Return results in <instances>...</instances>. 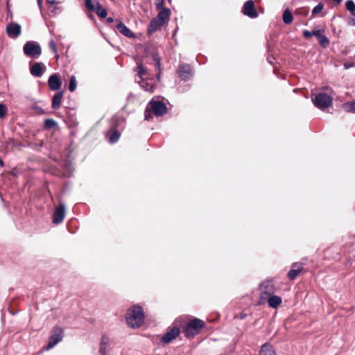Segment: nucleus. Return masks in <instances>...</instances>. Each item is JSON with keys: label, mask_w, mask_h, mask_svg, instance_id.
I'll list each match as a JSON object with an SVG mask.
<instances>
[{"label": "nucleus", "mask_w": 355, "mask_h": 355, "mask_svg": "<svg viewBox=\"0 0 355 355\" xmlns=\"http://www.w3.org/2000/svg\"><path fill=\"white\" fill-rule=\"evenodd\" d=\"M346 8L349 10L353 15H354L355 12V3L352 0H348L345 3Z\"/></svg>", "instance_id": "31"}, {"label": "nucleus", "mask_w": 355, "mask_h": 355, "mask_svg": "<svg viewBox=\"0 0 355 355\" xmlns=\"http://www.w3.org/2000/svg\"><path fill=\"white\" fill-rule=\"evenodd\" d=\"M205 327V322L198 318H193L186 325L184 333L185 336L192 338L198 334Z\"/></svg>", "instance_id": "4"}, {"label": "nucleus", "mask_w": 355, "mask_h": 355, "mask_svg": "<svg viewBox=\"0 0 355 355\" xmlns=\"http://www.w3.org/2000/svg\"><path fill=\"white\" fill-rule=\"evenodd\" d=\"M0 166H1V167H3V162L1 159H0Z\"/></svg>", "instance_id": "41"}, {"label": "nucleus", "mask_w": 355, "mask_h": 355, "mask_svg": "<svg viewBox=\"0 0 355 355\" xmlns=\"http://www.w3.org/2000/svg\"><path fill=\"white\" fill-rule=\"evenodd\" d=\"M77 86L76 78L74 76H72L70 78L69 89L70 92H73L76 90Z\"/></svg>", "instance_id": "30"}, {"label": "nucleus", "mask_w": 355, "mask_h": 355, "mask_svg": "<svg viewBox=\"0 0 355 355\" xmlns=\"http://www.w3.org/2000/svg\"><path fill=\"white\" fill-rule=\"evenodd\" d=\"M180 332V331L178 327H173L162 338V342L164 343H170L179 336Z\"/></svg>", "instance_id": "13"}, {"label": "nucleus", "mask_w": 355, "mask_h": 355, "mask_svg": "<svg viewBox=\"0 0 355 355\" xmlns=\"http://www.w3.org/2000/svg\"><path fill=\"white\" fill-rule=\"evenodd\" d=\"M24 54L32 58H38L42 54L40 46L34 41L27 42L23 47Z\"/></svg>", "instance_id": "5"}, {"label": "nucleus", "mask_w": 355, "mask_h": 355, "mask_svg": "<svg viewBox=\"0 0 355 355\" xmlns=\"http://www.w3.org/2000/svg\"><path fill=\"white\" fill-rule=\"evenodd\" d=\"M349 110L355 113V103H351L350 105H349Z\"/></svg>", "instance_id": "37"}, {"label": "nucleus", "mask_w": 355, "mask_h": 355, "mask_svg": "<svg viewBox=\"0 0 355 355\" xmlns=\"http://www.w3.org/2000/svg\"><path fill=\"white\" fill-rule=\"evenodd\" d=\"M107 21L108 22L111 23V21H112V19H111V17H108V18L107 19Z\"/></svg>", "instance_id": "43"}, {"label": "nucleus", "mask_w": 355, "mask_h": 355, "mask_svg": "<svg viewBox=\"0 0 355 355\" xmlns=\"http://www.w3.org/2000/svg\"><path fill=\"white\" fill-rule=\"evenodd\" d=\"M98 5H100V3L98 1L93 0H85V6L89 11H94Z\"/></svg>", "instance_id": "26"}, {"label": "nucleus", "mask_w": 355, "mask_h": 355, "mask_svg": "<svg viewBox=\"0 0 355 355\" xmlns=\"http://www.w3.org/2000/svg\"><path fill=\"white\" fill-rule=\"evenodd\" d=\"M334 2H336L337 3H340L343 0H333Z\"/></svg>", "instance_id": "40"}, {"label": "nucleus", "mask_w": 355, "mask_h": 355, "mask_svg": "<svg viewBox=\"0 0 355 355\" xmlns=\"http://www.w3.org/2000/svg\"><path fill=\"white\" fill-rule=\"evenodd\" d=\"M261 297L265 299L275 293V287L273 279H267L263 281L260 285Z\"/></svg>", "instance_id": "7"}, {"label": "nucleus", "mask_w": 355, "mask_h": 355, "mask_svg": "<svg viewBox=\"0 0 355 355\" xmlns=\"http://www.w3.org/2000/svg\"><path fill=\"white\" fill-rule=\"evenodd\" d=\"M44 126L46 129H51L55 127H57L58 123L55 120H53L52 119H46L44 121Z\"/></svg>", "instance_id": "29"}, {"label": "nucleus", "mask_w": 355, "mask_h": 355, "mask_svg": "<svg viewBox=\"0 0 355 355\" xmlns=\"http://www.w3.org/2000/svg\"><path fill=\"white\" fill-rule=\"evenodd\" d=\"M282 20L286 24H290L293 22V17L289 9H286L282 15Z\"/></svg>", "instance_id": "23"}, {"label": "nucleus", "mask_w": 355, "mask_h": 355, "mask_svg": "<svg viewBox=\"0 0 355 355\" xmlns=\"http://www.w3.org/2000/svg\"><path fill=\"white\" fill-rule=\"evenodd\" d=\"M167 112L166 105L159 101H151L146 107L145 119L149 121L152 118V114L157 116H163Z\"/></svg>", "instance_id": "3"}, {"label": "nucleus", "mask_w": 355, "mask_h": 355, "mask_svg": "<svg viewBox=\"0 0 355 355\" xmlns=\"http://www.w3.org/2000/svg\"><path fill=\"white\" fill-rule=\"evenodd\" d=\"M62 98V93H56L52 100V107L55 110L58 109L60 107L61 101Z\"/></svg>", "instance_id": "22"}, {"label": "nucleus", "mask_w": 355, "mask_h": 355, "mask_svg": "<svg viewBox=\"0 0 355 355\" xmlns=\"http://www.w3.org/2000/svg\"><path fill=\"white\" fill-rule=\"evenodd\" d=\"M7 107L6 106L0 103V119H3L7 114Z\"/></svg>", "instance_id": "33"}, {"label": "nucleus", "mask_w": 355, "mask_h": 355, "mask_svg": "<svg viewBox=\"0 0 355 355\" xmlns=\"http://www.w3.org/2000/svg\"><path fill=\"white\" fill-rule=\"evenodd\" d=\"M46 2L50 4H53L55 3V0H46Z\"/></svg>", "instance_id": "39"}, {"label": "nucleus", "mask_w": 355, "mask_h": 355, "mask_svg": "<svg viewBox=\"0 0 355 355\" xmlns=\"http://www.w3.org/2000/svg\"><path fill=\"white\" fill-rule=\"evenodd\" d=\"M321 31H322L321 30H317V31H309L307 30H305L303 31V35L306 38H309L311 36H315L316 37H318L319 36L320 33H321Z\"/></svg>", "instance_id": "28"}, {"label": "nucleus", "mask_w": 355, "mask_h": 355, "mask_svg": "<svg viewBox=\"0 0 355 355\" xmlns=\"http://www.w3.org/2000/svg\"><path fill=\"white\" fill-rule=\"evenodd\" d=\"M267 297H268V305L271 308L275 309L278 307L282 302V300L279 296L274 295L273 294L270 296H267Z\"/></svg>", "instance_id": "18"}, {"label": "nucleus", "mask_w": 355, "mask_h": 355, "mask_svg": "<svg viewBox=\"0 0 355 355\" xmlns=\"http://www.w3.org/2000/svg\"><path fill=\"white\" fill-rule=\"evenodd\" d=\"M121 134L116 130H112V143H114L119 140Z\"/></svg>", "instance_id": "35"}, {"label": "nucleus", "mask_w": 355, "mask_h": 355, "mask_svg": "<svg viewBox=\"0 0 355 355\" xmlns=\"http://www.w3.org/2000/svg\"><path fill=\"white\" fill-rule=\"evenodd\" d=\"M312 101L314 105L322 110L329 107L332 103V98L324 93H318Z\"/></svg>", "instance_id": "6"}, {"label": "nucleus", "mask_w": 355, "mask_h": 355, "mask_svg": "<svg viewBox=\"0 0 355 355\" xmlns=\"http://www.w3.org/2000/svg\"><path fill=\"white\" fill-rule=\"evenodd\" d=\"M159 77H160V75L159 73L157 75V78L159 80Z\"/></svg>", "instance_id": "46"}, {"label": "nucleus", "mask_w": 355, "mask_h": 355, "mask_svg": "<svg viewBox=\"0 0 355 355\" xmlns=\"http://www.w3.org/2000/svg\"><path fill=\"white\" fill-rule=\"evenodd\" d=\"M110 345V339L108 337H103L101 343V347H100V352L102 355H105V349L107 346Z\"/></svg>", "instance_id": "24"}, {"label": "nucleus", "mask_w": 355, "mask_h": 355, "mask_svg": "<svg viewBox=\"0 0 355 355\" xmlns=\"http://www.w3.org/2000/svg\"><path fill=\"white\" fill-rule=\"evenodd\" d=\"M144 320V314L141 308L139 306L131 307L126 315L128 324L132 328H138L141 326Z\"/></svg>", "instance_id": "2"}, {"label": "nucleus", "mask_w": 355, "mask_h": 355, "mask_svg": "<svg viewBox=\"0 0 355 355\" xmlns=\"http://www.w3.org/2000/svg\"><path fill=\"white\" fill-rule=\"evenodd\" d=\"M302 270V266L301 265L294 263L292 266V268L288 272V277L291 280L295 279L298 276Z\"/></svg>", "instance_id": "17"}, {"label": "nucleus", "mask_w": 355, "mask_h": 355, "mask_svg": "<svg viewBox=\"0 0 355 355\" xmlns=\"http://www.w3.org/2000/svg\"><path fill=\"white\" fill-rule=\"evenodd\" d=\"M178 73L180 77L184 80H187L192 76V69L191 66L189 64H182L180 66Z\"/></svg>", "instance_id": "14"}, {"label": "nucleus", "mask_w": 355, "mask_h": 355, "mask_svg": "<svg viewBox=\"0 0 355 355\" xmlns=\"http://www.w3.org/2000/svg\"><path fill=\"white\" fill-rule=\"evenodd\" d=\"M48 84L51 90H58L62 85L60 77L57 73L51 75L48 80Z\"/></svg>", "instance_id": "15"}, {"label": "nucleus", "mask_w": 355, "mask_h": 355, "mask_svg": "<svg viewBox=\"0 0 355 355\" xmlns=\"http://www.w3.org/2000/svg\"><path fill=\"white\" fill-rule=\"evenodd\" d=\"M323 9V4L322 3H318L312 10V15H315L320 12H322Z\"/></svg>", "instance_id": "34"}, {"label": "nucleus", "mask_w": 355, "mask_h": 355, "mask_svg": "<svg viewBox=\"0 0 355 355\" xmlns=\"http://www.w3.org/2000/svg\"><path fill=\"white\" fill-rule=\"evenodd\" d=\"M259 355H277V354L270 344L265 343L261 347Z\"/></svg>", "instance_id": "19"}, {"label": "nucleus", "mask_w": 355, "mask_h": 355, "mask_svg": "<svg viewBox=\"0 0 355 355\" xmlns=\"http://www.w3.org/2000/svg\"><path fill=\"white\" fill-rule=\"evenodd\" d=\"M168 1L170 2V1H171V0H168Z\"/></svg>", "instance_id": "47"}, {"label": "nucleus", "mask_w": 355, "mask_h": 355, "mask_svg": "<svg viewBox=\"0 0 355 355\" xmlns=\"http://www.w3.org/2000/svg\"><path fill=\"white\" fill-rule=\"evenodd\" d=\"M164 0H155V4L156 6L157 9H161L164 8Z\"/></svg>", "instance_id": "36"}, {"label": "nucleus", "mask_w": 355, "mask_h": 355, "mask_svg": "<svg viewBox=\"0 0 355 355\" xmlns=\"http://www.w3.org/2000/svg\"><path fill=\"white\" fill-rule=\"evenodd\" d=\"M319 42V44L324 48L327 47L329 45V39L322 34V31L320 33L319 36L317 37Z\"/></svg>", "instance_id": "25"}, {"label": "nucleus", "mask_w": 355, "mask_h": 355, "mask_svg": "<svg viewBox=\"0 0 355 355\" xmlns=\"http://www.w3.org/2000/svg\"><path fill=\"white\" fill-rule=\"evenodd\" d=\"M65 205L64 203H60L59 206L55 208L53 215V222L55 224L60 223L65 216Z\"/></svg>", "instance_id": "9"}, {"label": "nucleus", "mask_w": 355, "mask_h": 355, "mask_svg": "<svg viewBox=\"0 0 355 355\" xmlns=\"http://www.w3.org/2000/svg\"><path fill=\"white\" fill-rule=\"evenodd\" d=\"M159 10L158 15H157V18L158 20L162 21L165 24L166 20L169 17L171 14V10L168 8H162L161 9H158Z\"/></svg>", "instance_id": "20"}, {"label": "nucleus", "mask_w": 355, "mask_h": 355, "mask_svg": "<svg viewBox=\"0 0 355 355\" xmlns=\"http://www.w3.org/2000/svg\"><path fill=\"white\" fill-rule=\"evenodd\" d=\"M107 21L108 22L111 23V21H112V19H111V17H108V18L107 19Z\"/></svg>", "instance_id": "44"}, {"label": "nucleus", "mask_w": 355, "mask_h": 355, "mask_svg": "<svg viewBox=\"0 0 355 355\" xmlns=\"http://www.w3.org/2000/svg\"><path fill=\"white\" fill-rule=\"evenodd\" d=\"M164 24V23H163L162 21L158 20L157 17L153 18L151 20V21H150V24L148 26V33L149 34H151V33L157 31Z\"/></svg>", "instance_id": "16"}, {"label": "nucleus", "mask_w": 355, "mask_h": 355, "mask_svg": "<svg viewBox=\"0 0 355 355\" xmlns=\"http://www.w3.org/2000/svg\"><path fill=\"white\" fill-rule=\"evenodd\" d=\"M37 3H38V5L40 6V7L41 6V3H42V0H37Z\"/></svg>", "instance_id": "42"}, {"label": "nucleus", "mask_w": 355, "mask_h": 355, "mask_svg": "<svg viewBox=\"0 0 355 355\" xmlns=\"http://www.w3.org/2000/svg\"><path fill=\"white\" fill-rule=\"evenodd\" d=\"M156 64H157V65L158 66V67H159L160 63H159V60H157V61H156Z\"/></svg>", "instance_id": "45"}, {"label": "nucleus", "mask_w": 355, "mask_h": 355, "mask_svg": "<svg viewBox=\"0 0 355 355\" xmlns=\"http://www.w3.org/2000/svg\"><path fill=\"white\" fill-rule=\"evenodd\" d=\"M106 138L109 142H111V134L109 132L106 135Z\"/></svg>", "instance_id": "38"}, {"label": "nucleus", "mask_w": 355, "mask_h": 355, "mask_svg": "<svg viewBox=\"0 0 355 355\" xmlns=\"http://www.w3.org/2000/svg\"><path fill=\"white\" fill-rule=\"evenodd\" d=\"M94 11L98 15V16L101 18H105L107 15L106 9L103 8L101 4L96 7V8L94 10Z\"/></svg>", "instance_id": "27"}, {"label": "nucleus", "mask_w": 355, "mask_h": 355, "mask_svg": "<svg viewBox=\"0 0 355 355\" xmlns=\"http://www.w3.org/2000/svg\"><path fill=\"white\" fill-rule=\"evenodd\" d=\"M63 338L62 329L56 327L53 329V334L50 336L49 343L46 347V350H49L55 346L59 342L62 340Z\"/></svg>", "instance_id": "8"}, {"label": "nucleus", "mask_w": 355, "mask_h": 355, "mask_svg": "<svg viewBox=\"0 0 355 355\" xmlns=\"http://www.w3.org/2000/svg\"><path fill=\"white\" fill-rule=\"evenodd\" d=\"M30 72L32 76L35 77H41L45 70L46 66L42 62H34L33 64H30Z\"/></svg>", "instance_id": "10"}, {"label": "nucleus", "mask_w": 355, "mask_h": 355, "mask_svg": "<svg viewBox=\"0 0 355 355\" xmlns=\"http://www.w3.org/2000/svg\"><path fill=\"white\" fill-rule=\"evenodd\" d=\"M135 71H137L136 81L145 91L150 93L155 90L154 80L148 77L147 69L142 65L138 64Z\"/></svg>", "instance_id": "1"}, {"label": "nucleus", "mask_w": 355, "mask_h": 355, "mask_svg": "<svg viewBox=\"0 0 355 355\" xmlns=\"http://www.w3.org/2000/svg\"><path fill=\"white\" fill-rule=\"evenodd\" d=\"M243 12L244 15L251 18H255L258 16L257 12L254 8L253 1L249 0L244 3L243 8Z\"/></svg>", "instance_id": "11"}, {"label": "nucleus", "mask_w": 355, "mask_h": 355, "mask_svg": "<svg viewBox=\"0 0 355 355\" xmlns=\"http://www.w3.org/2000/svg\"><path fill=\"white\" fill-rule=\"evenodd\" d=\"M49 46L51 49V51L55 54V57L58 58V55L57 47H56V44H55V43L53 40H51L49 41Z\"/></svg>", "instance_id": "32"}, {"label": "nucleus", "mask_w": 355, "mask_h": 355, "mask_svg": "<svg viewBox=\"0 0 355 355\" xmlns=\"http://www.w3.org/2000/svg\"><path fill=\"white\" fill-rule=\"evenodd\" d=\"M117 29L119 33H121V34L128 37H133V33H132V31L122 23H119L117 25Z\"/></svg>", "instance_id": "21"}, {"label": "nucleus", "mask_w": 355, "mask_h": 355, "mask_svg": "<svg viewBox=\"0 0 355 355\" xmlns=\"http://www.w3.org/2000/svg\"><path fill=\"white\" fill-rule=\"evenodd\" d=\"M6 32L9 37L16 38L21 34V26L17 23L9 24Z\"/></svg>", "instance_id": "12"}]
</instances>
